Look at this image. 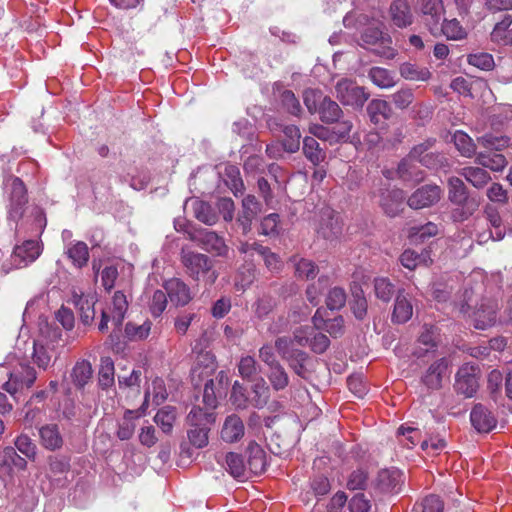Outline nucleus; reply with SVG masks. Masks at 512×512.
<instances>
[{"label":"nucleus","instance_id":"nucleus-1","mask_svg":"<svg viewBox=\"0 0 512 512\" xmlns=\"http://www.w3.org/2000/svg\"><path fill=\"white\" fill-rule=\"evenodd\" d=\"M447 187L448 200L455 206L451 211L452 220L454 222L466 221L478 210L479 200L469 195L465 183L459 177H450Z\"/></svg>","mask_w":512,"mask_h":512},{"label":"nucleus","instance_id":"nucleus-2","mask_svg":"<svg viewBox=\"0 0 512 512\" xmlns=\"http://www.w3.org/2000/svg\"><path fill=\"white\" fill-rule=\"evenodd\" d=\"M181 262L186 273L196 281L203 280L212 285L218 278V273L214 269V262L206 254L182 249Z\"/></svg>","mask_w":512,"mask_h":512},{"label":"nucleus","instance_id":"nucleus-3","mask_svg":"<svg viewBox=\"0 0 512 512\" xmlns=\"http://www.w3.org/2000/svg\"><path fill=\"white\" fill-rule=\"evenodd\" d=\"M187 235L191 241L215 256L226 257L228 255L229 247L226 245L224 238L215 231L206 228H194L187 231Z\"/></svg>","mask_w":512,"mask_h":512},{"label":"nucleus","instance_id":"nucleus-4","mask_svg":"<svg viewBox=\"0 0 512 512\" xmlns=\"http://www.w3.org/2000/svg\"><path fill=\"white\" fill-rule=\"evenodd\" d=\"M498 302L491 298H483L479 304L468 313L473 326L479 330H485L494 326L498 319Z\"/></svg>","mask_w":512,"mask_h":512},{"label":"nucleus","instance_id":"nucleus-5","mask_svg":"<svg viewBox=\"0 0 512 512\" xmlns=\"http://www.w3.org/2000/svg\"><path fill=\"white\" fill-rule=\"evenodd\" d=\"M335 94L344 106H351L356 109L362 108L369 97L363 87L348 79H341L337 82Z\"/></svg>","mask_w":512,"mask_h":512},{"label":"nucleus","instance_id":"nucleus-6","mask_svg":"<svg viewBox=\"0 0 512 512\" xmlns=\"http://www.w3.org/2000/svg\"><path fill=\"white\" fill-rule=\"evenodd\" d=\"M293 339L299 346L308 345L316 354H323L330 346L329 338L321 332H316L315 326L297 328L293 333Z\"/></svg>","mask_w":512,"mask_h":512},{"label":"nucleus","instance_id":"nucleus-7","mask_svg":"<svg viewBox=\"0 0 512 512\" xmlns=\"http://www.w3.org/2000/svg\"><path fill=\"white\" fill-rule=\"evenodd\" d=\"M9 218L19 221L25 212L28 203L27 189L24 182L18 177L9 178Z\"/></svg>","mask_w":512,"mask_h":512},{"label":"nucleus","instance_id":"nucleus-8","mask_svg":"<svg viewBox=\"0 0 512 512\" xmlns=\"http://www.w3.org/2000/svg\"><path fill=\"white\" fill-rule=\"evenodd\" d=\"M479 368L466 363L462 365L455 376V390L465 397H472L479 388Z\"/></svg>","mask_w":512,"mask_h":512},{"label":"nucleus","instance_id":"nucleus-9","mask_svg":"<svg viewBox=\"0 0 512 512\" xmlns=\"http://www.w3.org/2000/svg\"><path fill=\"white\" fill-rule=\"evenodd\" d=\"M342 233L339 214L330 208L321 210L317 234L326 240L333 241Z\"/></svg>","mask_w":512,"mask_h":512},{"label":"nucleus","instance_id":"nucleus-10","mask_svg":"<svg viewBox=\"0 0 512 512\" xmlns=\"http://www.w3.org/2000/svg\"><path fill=\"white\" fill-rule=\"evenodd\" d=\"M262 212V205L254 195H247L242 200V210L237 217V224L244 235L251 231L253 221Z\"/></svg>","mask_w":512,"mask_h":512},{"label":"nucleus","instance_id":"nucleus-11","mask_svg":"<svg viewBox=\"0 0 512 512\" xmlns=\"http://www.w3.org/2000/svg\"><path fill=\"white\" fill-rule=\"evenodd\" d=\"M419 8L424 25L429 32L438 31V24L442 21L445 12L443 1L421 0Z\"/></svg>","mask_w":512,"mask_h":512},{"label":"nucleus","instance_id":"nucleus-12","mask_svg":"<svg viewBox=\"0 0 512 512\" xmlns=\"http://www.w3.org/2000/svg\"><path fill=\"white\" fill-rule=\"evenodd\" d=\"M442 195V189L437 185H424L418 188L407 200L412 209H422L437 203Z\"/></svg>","mask_w":512,"mask_h":512},{"label":"nucleus","instance_id":"nucleus-13","mask_svg":"<svg viewBox=\"0 0 512 512\" xmlns=\"http://www.w3.org/2000/svg\"><path fill=\"white\" fill-rule=\"evenodd\" d=\"M405 193L401 189H385L380 194V206L389 217L397 216L403 210Z\"/></svg>","mask_w":512,"mask_h":512},{"label":"nucleus","instance_id":"nucleus-14","mask_svg":"<svg viewBox=\"0 0 512 512\" xmlns=\"http://www.w3.org/2000/svg\"><path fill=\"white\" fill-rule=\"evenodd\" d=\"M472 426L481 433H488L496 427L497 420L492 412L483 404L477 403L470 413Z\"/></svg>","mask_w":512,"mask_h":512},{"label":"nucleus","instance_id":"nucleus-15","mask_svg":"<svg viewBox=\"0 0 512 512\" xmlns=\"http://www.w3.org/2000/svg\"><path fill=\"white\" fill-rule=\"evenodd\" d=\"M247 472L254 475L263 473L267 466V455L264 449L255 441H250L246 448Z\"/></svg>","mask_w":512,"mask_h":512},{"label":"nucleus","instance_id":"nucleus-16","mask_svg":"<svg viewBox=\"0 0 512 512\" xmlns=\"http://www.w3.org/2000/svg\"><path fill=\"white\" fill-rule=\"evenodd\" d=\"M402 476L398 469L381 470L375 480V487L382 493H398L403 483Z\"/></svg>","mask_w":512,"mask_h":512},{"label":"nucleus","instance_id":"nucleus-17","mask_svg":"<svg viewBox=\"0 0 512 512\" xmlns=\"http://www.w3.org/2000/svg\"><path fill=\"white\" fill-rule=\"evenodd\" d=\"M449 362L441 358L433 362L422 377V382L427 388L437 390L442 387V380L447 375Z\"/></svg>","mask_w":512,"mask_h":512},{"label":"nucleus","instance_id":"nucleus-18","mask_svg":"<svg viewBox=\"0 0 512 512\" xmlns=\"http://www.w3.org/2000/svg\"><path fill=\"white\" fill-rule=\"evenodd\" d=\"M40 255L37 241L28 240L14 248L12 260L15 266L21 268L35 261Z\"/></svg>","mask_w":512,"mask_h":512},{"label":"nucleus","instance_id":"nucleus-19","mask_svg":"<svg viewBox=\"0 0 512 512\" xmlns=\"http://www.w3.org/2000/svg\"><path fill=\"white\" fill-rule=\"evenodd\" d=\"M164 289L175 306H185L192 298L189 287L178 278L167 280L164 283Z\"/></svg>","mask_w":512,"mask_h":512},{"label":"nucleus","instance_id":"nucleus-20","mask_svg":"<svg viewBox=\"0 0 512 512\" xmlns=\"http://www.w3.org/2000/svg\"><path fill=\"white\" fill-rule=\"evenodd\" d=\"M215 356L207 350H200L191 369L192 379L209 377L215 370Z\"/></svg>","mask_w":512,"mask_h":512},{"label":"nucleus","instance_id":"nucleus-21","mask_svg":"<svg viewBox=\"0 0 512 512\" xmlns=\"http://www.w3.org/2000/svg\"><path fill=\"white\" fill-rule=\"evenodd\" d=\"M220 434L221 439L226 443L240 441L245 434V426L242 419L236 414L227 416Z\"/></svg>","mask_w":512,"mask_h":512},{"label":"nucleus","instance_id":"nucleus-22","mask_svg":"<svg viewBox=\"0 0 512 512\" xmlns=\"http://www.w3.org/2000/svg\"><path fill=\"white\" fill-rule=\"evenodd\" d=\"M73 302L79 311L80 320L84 325L92 324L95 317V303L97 302L94 294H73Z\"/></svg>","mask_w":512,"mask_h":512},{"label":"nucleus","instance_id":"nucleus-23","mask_svg":"<svg viewBox=\"0 0 512 512\" xmlns=\"http://www.w3.org/2000/svg\"><path fill=\"white\" fill-rule=\"evenodd\" d=\"M216 460L220 464L225 463V469L234 478L248 477L246 464L240 454L235 452H229L226 453L225 455L219 454L216 456Z\"/></svg>","mask_w":512,"mask_h":512},{"label":"nucleus","instance_id":"nucleus-24","mask_svg":"<svg viewBox=\"0 0 512 512\" xmlns=\"http://www.w3.org/2000/svg\"><path fill=\"white\" fill-rule=\"evenodd\" d=\"M40 444L49 451L62 447L63 438L57 424H46L39 428Z\"/></svg>","mask_w":512,"mask_h":512},{"label":"nucleus","instance_id":"nucleus-25","mask_svg":"<svg viewBox=\"0 0 512 512\" xmlns=\"http://www.w3.org/2000/svg\"><path fill=\"white\" fill-rule=\"evenodd\" d=\"M412 315L413 306L410 299L404 294L403 290L398 291L391 316L392 322L397 324L406 323Z\"/></svg>","mask_w":512,"mask_h":512},{"label":"nucleus","instance_id":"nucleus-26","mask_svg":"<svg viewBox=\"0 0 512 512\" xmlns=\"http://www.w3.org/2000/svg\"><path fill=\"white\" fill-rule=\"evenodd\" d=\"M435 36H445L448 40H462L467 37L466 29L460 24L457 19L446 20L442 19L438 24V31H430Z\"/></svg>","mask_w":512,"mask_h":512},{"label":"nucleus","instance_id":"nucleus-27","mask_svg":"<svg viewBox=\"0 0 512 512\" xmlns=\"http://www.w3.org/2000/svg\"><path fill=\"white\" fill-rule=\"evenodd\" d=\"M367 114L375 125H383L391 117L392 109L389 103L382 99H373L367 105Z\"/></svg>","mask_w":512,"mask_h":512},{"label":"nucleus","instance_id":"nucleus-28","mask_svg":"<svg viewBox=\"0 0 512 512\" xmlns=\"http://www.w3.org/2000/svg\"><path fill=\"white\" fill-rule=\"evenodd\" d=\"M390 15L393 23L404 28L412 24L413 14L406 0H395L390 6Z\"/></svg>","mask_w":512,"mask_h":512},{"label":"nucleus","instance_id":"nucleus-29","mask_svg":"<svg viewBox=\"0 0 512 512\" xmlns=\"http://www.w3.org/2000/svg\"><path fill=\"white\" fill-rule=\"evenodd\" d=\"M65 254L72 262L73 266L81 269L88 264L89 261V247L83 241L70 242L67 245Z\"/></svg>","mask_w":512,"mask_h":512},{"label":"nucleus","instance_id":"nucleus-30","mask_svg":"<svg viewBox=\"0 0 512 512\" xmlns=\"http://www.w3.org/2000/svg\"><path fill=\"white\" fill-rule=\"evenodd\" d=\"M312 321L317 330L324 329L333 338L340 337L344 334V319L342 316H337L325 321L320 314V309H318Z\"/></svg>","mask_w":512,"mask_h":512},{"label":"nucleus","instance_id":"nucleus-31","mask_svg":"<svg viewBox=\"0 0 512 512\" xmlns=\"http://www.w3.org/2000/svg\"><path fill=\"white\" fill-rule=\"evenodd\" d=\"M475 162L492 171H502L507 165L506 157L500 152L484 150L477 153Z\"/></svg>","mask_w":512,"mask_h":512},{"label":"nucleus","instance_id":"nucleus-32","mask_svg":"<svg viewBox=\"0 0 512 512\" xmlns=\"http://www.w3.org/2000/svg\"><path fill=\"white\" fill-rule=\"evenodd\" d=\"M269 399L270 388L266 381L263 377L256 378L251 388V397L248 399L250 404L257 409H261L267 405Z\"/></svg>","mask_w":512,"mask_h":512},{"label":"nucleus","instance_id":"nucleus-33","mask_svg":"<svg viewBox=\"0 0 512 512\" xmlns=\"http://www.w3.org/2000/svg\"><path fill=\"white\" fill-rule=\"evenodd\" d=\"M215 422V415L213 409L201 408L194 406L187 416V423L190 427H206L210 428Z\"/></svg>","mask_w":512,"mask_h":512},{"label":"nucleus","instance_id":"nucleus-34","mask_svg":"<svg viewBox=\"0 0 512 512\" xmlns=\"http://www.w3.org/2000/svg\"><path fill=\"white\" fill-rule=\"evenodd\" d=\"M484 214L486 220L494 228V231H490L487 237H485V234L480 235V241H487L490 238L493 240L503 239L505 236V231L501 227L502 220L497 209L488 205L485 207Z\"/></svg>","mask_w":512,"mask_h":512},{"label":"nucleus","instance_id":"nucleus-35","mask_svg":"<svg viewBox=\"0 0 512 512\" xmlns=\"http://www.w3.org/2000/svg\"><path fill=\"white\" fill-rule=\"evenodd\" d=\"M457 173L477 189L483 188L491 180L490 174L480 167H463L459 169Z\"/></svg>","mask_w":512,"mask_h":512},{"label":"nucleus","instance_id":"nucleus-36","mask_svg":"<svg viewBox=\"0 0 512 512\" xmlns=\"http://www.w3.org/2000/svg\"><path fill=\"white\" fill-rule=\"evenodd\" d=\"M128 309L126 295L122 291H116L112 297L111 319L116 329H120Z\"/></svg>","mask_w":512,"mask_h":512},{"label":"nucleus","instance_id":"nucleus-37","mask_svg":"<svg viewBox=\"0 0 512 512\" xmlns=\"http://www.w3.org/2000/svg\"><path fill=\"white\" fill-rule=\"evenodd\" d=\"M309 359L310 357L307 352L297 349L291 355H289L285 361L296 375L303 379H307L310 373L307 367Z\"/></svg>","mask_w":512,"mask_h":512},{"label":"nucleus","instance_id":"nucleus-38","mask_svg":"<svg viewBox=\"0 0 512 512\" xmlns=\"http://www.w3.org/2000/svg\"><path fill=\"white\" fill-rule=\"evenodd\" d=\"M511 25L512 16L508 14L504 15L503 19L496 23L491 33L492 41L500 45L512 44V30L510 29Z\"/></svg>","mask_w":512,"mask_h":512},{"label":"nucleus","instance_id":"nucleus-39","mask_svg":"<svg viewBox=\"0 0 512 512\" xmlns=\"http://www.w3.org/2000/svg\"><path fill=\"white\" fill-rule=\"evenodd\" d=\"M342 113L340 106L329 96L325 95L319 106L318 114L320 120L324 123H335L340 119Z\"/></svg>","mask_w":512,"mask_h":512},{"label":"nucleus","instance_id":"nucleus-40","mask_svg":"<svg viewBox=\"0 0 512 512\" xmlns=\"http://www.w3.org/2000/svg\"><path fill=\"white\" fill-rule=\"evenodd\" d=\"M452 142L454 143L455 148L458 150L461 156L471 158L472 156L477 155V146L467 133L461 130L455 131L452 136Z\"/></svg>","mask_w":512,"mask_h":512},{"label":"nucleus","instance_id":"nucleus-41","mask_svg":"<svg viewBox=\"0 0 512 512\" xmlns=\"http://www.w3.org/2000/svg\"><path fill=\"white\" fill-rule=\"evenodd\" d=\"M302 150L313 165L320 164L326 157L324 150L320 148L319 142L314 137L306 136L303 139Z\"/></svg>","mask_w":512,"mask_h":512},{"label":"nucleus","instance_id":"nucleus-42","mask_svg":"<svg viewBox=\"0 0 512 512\" xmlns=\"http://www.w3.org/2000/svg\"><path fill=\"white\" fill-rule=\"evenodd\" d=\"M477 142L485 150L500 152L510 146V138L504 135L485 134L477 138Z\"/></svg>","mask_w":512,"mask_h":512},{"label":"nucleus","instance_id":"nucleus-43","mask_svg":"<svg viewBox=\"0 0 512 512\" xmlns=\"http://www.w3.org/2000/svg\"><path fill=\"white\" fill-rule=\"evenodd\" d=\"M177 418L176 408L173 406L162 407L154 417L155 423L162 429L164 433L172 431L174 422Z\"/></svg>","mask_w":512,"mask_h":512},{"label":"nucleus","instance_id":"nucleus-44","mask_svg":"<svg viewBox=\"0 0 512 512\" xmlns=\"http://www.w3.org/2000/svg\"><path fill=\"white\" fill-rule=\"evenodd\" d=\"M92 372L91 364L88 361L77 362L71 372V378L75 386L83 388L91 379Z\"/></svg>","mask_w":512,"mask_h":512},{"label":"nucleus","instance_id":"nucleus-45","mask_svg":"<svg viewBox=\"0 0 512 512\" xmlns=\"http://www.w3.org/2000/svg\"><path fill=\"white\" fill-rule=\"evenodd\" d=\"M400 74L403 78L411 81H427L431 72L426 67H419L412 63H403L400 66Z\"/></svg>","mask_w":512,"mask_h":512},{"label":"nucleus","instance_id":"nucleus-46","mask_svg":"<svg viewBox=\"0 0 512 512\" xmlns=\"http://www.w3.org/2000/svg\"><path fill=\"white\" fill-rule=\"evenodd\" d=\"M152 395L153 402L156 405H160L167 398V392L164 385V381L160 378H156L152 381L151 387L149 386L145 391L144 402L142 408H145L148 403L149 397Z\"/></svg>","mask_w":512,"mask_h":512},{"label":"nucleus","instance_id":"nucleus-47","mask_svg":"<svg viewBox=\"0 0 512 512\" xmlns=\"http://www.w3.org/2000/svg\"><path fill=\"white\" fill-rule=\"evenodd\" d=\"M373 285L375 295L379 300L388 303L392 299L395 293V286L389 278L376 277Z\"/></svg>","mask_w":512,"mask_h":512},{"label":"nucleus","instance_id":"nucleus-48","mask_svg":"<svg viewBox=\"0 0 512 512\" xmlns=\"http://www.w3.org/2000/svg\"><path fill=\"white\" fill-rule=\"evenodd\" d=\"M284 140L282 142L283 148L289 153H295L300 148L301 133L297 126L288 125L283 129Z\"/></svg>","mask_w":512,"mask_h":512},{"label":"nucleus","instance_id":"nucleus-49","mask_svg":"<svg viewBox=\"0 0 512 512\" xmlns=\"http://www.w3.org/2000/svg\"><path fill=\"white\" fill-rule=\"evenodd\" d=\"M33 362L42 369H47L51 363L52 349L45 346L40 340L33 343Z\"/></svg>","mask_w":512,"mask_h":512},{"label":"nucleus","instance_id":"nucleus-50","mask_svg":"<svg viewBox=\"0 0 512 512\" xmlns=\"http://www.w3.org/2000/svg\"><path fill=\"white\" fill-rule=\"evenodd\" d=\"M438 233V227L432 222L410 228L409 237L415 243H422Z\"/></svg>","mask_w":512,"mask_h":512},{"label":"nucleus","instance_id":"nucleus-51","mask_svg":"<svg viewBox=\"0 0 512 512\" xmlns=\"http://www.w3.org/2000/svg\"><path fill=\"white\" fill-rule=\"evenodd\" d=\"M114 383V362L110 357H102L99 369V385L108 388Z\"/></svg>","mask_w":512,"mask_h":512},{"label":"nucleus","instance_id":"nucleus-52","mask_svg":"<svg viewBox=\"0 0 512 512\" xmlns=\"http://www.w3.org/2000/svg\"><path fill=\"white\" fill-rule=\"evenodd\" d=\"M268 379L276 391L285 389L289 384V376L280 363L270 368Z\"/></svg>","mask_w":512,"mask_h":512},{"label":"nucleus","instance_id":"nucleus-53","mask_svg":"<svg viewBox=\"0 0 512 512\" xmlns=\"http://www.w3.org/2000/svg\"><path fill=\"white\" fill-rule=\"evenodd\" d=\"M238 371L243 379L255 381V377L259 373V366L252 356H245L240 359Z\"/></svg>","mask_w":512,"mask_h":512},{"label":"nucleus","instance_id":"nucleus-54","mask_svg":"<svg viewBox=\"0 0 512 512\" xmlns=\"http://www.w3.org/2000/svg\"><path fill=\"white\" fill-rule=\"evenodd\" d=\"M428 256L426 254H418L413 250L407 249L400 256L401 264L409 269L414 270L418 265H428Z\"/></svg>","mask_w":512,"mask_h":512},{"label":"nucleus","instance_id":"nucleus-55","mask_svg":"<svg viewBox=\"0 0 512 512\" xmlns=\"http://www.w3.org/2000/svg\"><path fill=\"white\" fill-rule=\"evenodd\" d=\"M15 447L30 460H35L37 454V446L32 439L25 434L19 435L15 439Z\"/></svg>","mask_w":512,"mask_h":512},{"label":"nucleus","instance_id":"nucleus-56","mask_svg":"<svg viewBox=\"0 0 512 512\" xmlns=\"http://www.w3.org/2000/svg\"><path fill=\"white\" fill-rule=\"evenodd\" d=\"M280 103L283 109L294 116L301 113V105L295 94L291 90H284L280 94Z\"/></svg>","mask_w":512,"mask_h":512},{"label":"nucleus","instance_id":"nucleus-57","mask_svg":"<svg viewBox=\"0 0 512 512\" xmlns=\"http://www.w3.org/2000/svg\"><path fill=\"white\" fill-rule=\"evenodd\" d=\"M224 177L226 184L230 187V189L236 193L241 191L243 188V181L240 177L239 168L235 165H227L224 168Z\"/></svg>","mask_w":512,"mask_h":512},{"label":"nucleus","instance_id":"nucleus-58","mask_svg":"<svg viewBox=\"0 0 512 512\" xmlns=\"http://www.w3.org/2000/svg\"><path fill=\"white\" fill-rule=\"evenodd\" d=\"M372 82L380 88H389L394 85V79L390 72L384 68L373 67L369 72Z\"/></svg>","mask_w":512,"mask_h":512},{"label":"nucleus","instance_id":"nucleus-59","mask_svg":"<svg viewBox=\"0 0 512 512\" xmlns=\"http://www.w3.org/2000/svg\"><path fill=\"white\" fill-rule=\"evenodd\" d=\"M351 310L358 320H363L367 315L368 302L362 290L353 293V299L350 302Z\"/></svg>","mask_w":512,"mask_h":512},{"label":"nucleus","instance_id":"nucleus-60","mask_svg":"<svg viewBox=\"0 0 512 512\" xmlns=\"http://www.w3.org/2000/svg\"><path fill=\"white\" fill-rule=\"evenodd\" d=\"M210 428L206 427H190L187 436L190 443L196 448H203L208 444V434Z\"/></svg>","mask_w":512,"mask_h":512},{"label":"nucleus","instance_id":"nucleus-61","mask_svg":"<svg viewBox=\"0 0 512 512\" xmlns=\"http://www.w3.org/2000/svg\"><path fill=\"white\" fill-rule=\"evenodd\" d=\"M324 96L325 95L320 90L307 89L304 91V104L311 114L318 113L319 106L321 105Z\"/></svg>","mask_w":512,"mask_h":512},{"label":"nucleus","instance_id":"nucleus-62","mask_svg":"<svg viewBox=\"0 0 512 512\" xmlns=\"http://www.w3.org/2000/svg\"><path fill=\"white\" fill-rule=\"evenodd\" d=\"M368 483V473L366 470L359 468L352 471L347 480V488L349 490H365Z\"/></svg>","mask_w":512,"mask_h":512},{"label":"nucleus","instance_id":"nucleus-63","mask_svg":"<svg viewBox=\"0 0 512 512\" xmlns=\"http://www.w3.org/2000/svg\"><path fill=\"white\" fill-rule=\"evenodd\" d=\"M196 218L206 225H214L218 221V215L212 207L204 202H200L195 208Z\"/></svg>","mask_w":512,"mask_h":512},{"label":"nucleus","instance_id":"nucleus-64","mask_svg":"<svg viewBox=\"0 0 512 512\" xmlns=\"http://www.w3.org/2000/svg\"><path fill=\"white\" fill-rule=\"evenodd\" d=\"M346 303V292L341 287H334L330 289L327 298L326 305L330 310H339L344 307Z\"/></svg>","mask_w":512,"mask_h":512}]
</instances>
